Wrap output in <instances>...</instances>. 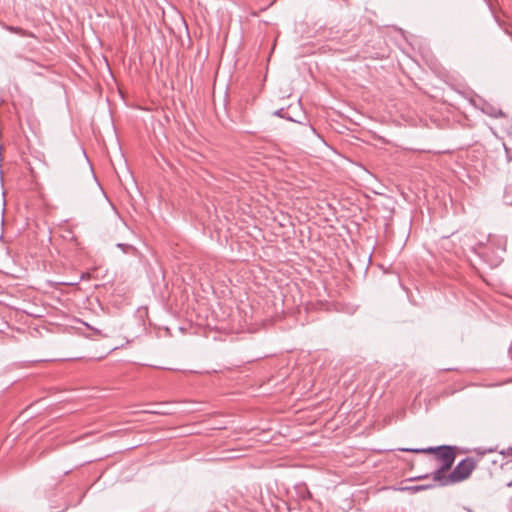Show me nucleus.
<instances>
[{
    "mask_svg": "<svg viewBox=\"0 0 512 512\" xmlns=\"http://www.w3.org/2000/svg\"><path fill=\"white\" fill-rule=\"evenodd\" d=\"M117 246L122 249H124L125 247H128V248L130 247L129 245H125V244H121V243L117 244Z\"/></svg>",
    "mask_w": 512,
    "mask_h": 512,
    "instance_id": "9",
    "label": "nucleus"
},
{
    "mask_svg": "<svg viewBox=\"0 0 512 512\" xmlns=\"http://www.w3.org/2000/svg\"><path fill=\"white\" fill-rule=\"evenodd\" d=\"M274 114H275V115H277V116H279V117L286 118V119H289V120L293 121V119H292V118L287 117V116L285 115V113H284V110H283V109H279V110L275 111V113H274Z\"/></svg>",
    "mask_w": 512,
    "mask_h": 512,
    "instance_id": "6",
    "label": "nucleus"
},
{
    "mask_svg": "<svg viewBox=\"0 0 512 512\" xmlns=\"http://www.w3.org/2000/svg\"><path fill=\"white\" fill-rule=\"evenodd\" d=\"M5 29L12 32V33H15V34H18L22 37H28V36H31L30 33H28L26 30L20 28V27H15V26H5Z\"/></svg>",
    "mask_w": 512,
    "mask_h": 512,
    "instance_id": "5",
    "label": "nucleus"
},
{
    "mask_svg": "<svg viewBox=\"0 0 512 512\" xmlns=\"http://www.w3.org/2000/svg\"><path fill=\"white\" fill-rule=\"evenodd\" d=\"M399 450L403 452H411L416 454H435V459L440 462V465L432 473V477L434 482L437 483H439L440 480L443 479V476L451 469L456 457L454 448L445 445L428 448H401Z\"/></svg>",
    "mask_w": 512,
    "mask_h": 512,
    "instance_id": "1",
    "label": "nucleus"
},
{
    "mask_svg": "<svg viewBox=\"0 0 512 512\" xmlns=\"http://www.w3.org/2000/svg\"><path fill=\"white\" fill-rule=\"evenodd\" d=\"M503 146H504L505 153H506L508 161H511L512 160V155H510V149L506 146L505 143L503 144Z\"/></svg>",
    "mask_w": 512,
    "mask_h": 512,
    "instance_id": "7",
    "label": "nucleus"
},
{
    "mask_svg": "<svg viewBox=\"0 0 512 512\" xmlns=\"http://www.w3.org/2000/svg\"><path fill=\"white\" fill-rule=\"evenodd\" d=\"M507 486H508V487H512V481H510L509 483H507Z\"/></svg>",
    "mask_w": 512,
    "mask_h": 512,
    "instance_id": "10",
    "label": "nucleus"
},
{
    "mask_svg": "<svg viewBox=\"0 0 512 512\" xmlns=\"http://www.w3.org/2000/svg\"><path fill=\"white\" fill-rule=\"evenodd\" d=\"M475 461L473 458H466L459 462L456 467L443 476L438 483L439 486H448L467 479L475 469Z\"/></svg>",
    "mask_w": 512,
    "mask_h": 512,
    "instance_id": "2",
    "label": "nucleus"
},
{
    "mask_svg": "<svg viewBox=\"0 0 512 512\" xmlns=\"http://www.w3.org/2000/svg\"><path fill=\"white\" fill-rule=\"evenodd\" d=\"M501 454L512 456V448L509 449L507 452L501 451Z\"/></svg>",
    "mask_w": 512,
    "mask_h": 512,
    "instance_id": "8",
    "label": "nucleus"
},
{
    "mask_svg": "<svg viewBox=\"0 0 512 512\" xmlns=\"http://www.w3.org/2000/svg\"><path fill=\"white\" fill-rule=\"evenodd\" d=\"M433 487H435V484L415 485V486H409V487L401 488V490H405V491H410L412 493H416V492L427 490V489H430V488H433Z\"/></svg>",
    "mask_w": 512,
    "mask_h": 512,
    "instance_id": "4",
    "label": "nucleus"
},
{
    "mask_svg": "<svg viewBox=\"0 0 512 512\" xmlns=\"http://www.w3.org/2000/svg\"><path fill=\"white\" fill-rule=\"evenodd\" d=\"M504 253V245L499 244L496 248H494L493 244H489L485 247L482 255L485 260L490 263L491 266L497 267L503 261Z\"/></svg>",
    "mask_w": 512,
    "mask_h": 512,
    "instance_id": "3",
    "label": "nucleus"
}]
</instances>
